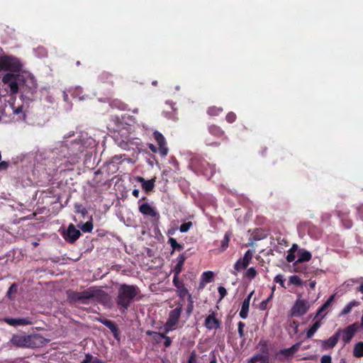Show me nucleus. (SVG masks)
I'll use <instances>...</instances> for the list:
<instances>
[{"label": "nucleus", "mask_w": 363, "mask_h": 363, "mask_svg": "<svg viewBox=\"0 0 363 363\" xmlns=\"http://www.w3.org/2000/svg\"><path fill=\"white\" fill-rule=\"evenodd\" d=\"M21 67L18 70L14 71L4 69L1 71H10L3 76L0 82V95H13L18 91L21 96L18 99L11 98L8 104L5 105L4 113L6 115L13 116L16 121H23L26 119V111L30 101L34 100L36 96L38 84L35 77L28 72H21L22 62L17 58Z\"/></svg>", "instance_id": "1"}, {"label": "nucleus", "mask_w": 363, "mask_h": 363, "mask_svg": "<svg viewBox=\"0 0 363 363\" xmlns=\"http://www.w3.org/2000/svg\"><path fill=\"white\" fill-rule=\"evenodd\" d=\"M96 141L89 136L87 133H82L79 139H75L72 143V147H67L65 143H57L52 150V158L56 162L65 164V167L76 164L82 154L88 148H94L96 146Z\"/></svg>", "instance_id": "2"}, {"label": "nucleus", "mask_w": 363, "mask_h": 363, "mask_svg": "<svg viewBox=\"0 0 363 363\" xmlns=\"http://www.w3.org/2000/svg\"><path fill=\"white\" fill-rule=\"evenodd\" d=\"M10 342L13 345L18 347L36 348L45 344V338L39 334H16L12 336Z\"/></svg>", "instance_id": "3"}, {"label": "nucleus", "mask_w": 363, "mask_h": 363, "mask_svg": "<svg viewBox=\"0 0 363 363\" xmlns=\"http://www.w3.org/2000/svg\"><path fill=\"white\" fill-rule=\"evenodd\" d=\"M139 294L138 287L132 285L122 284L116 298L117 304L121 307L122 313H125L132 301Z\"/></svg>", "instance_id": "4"}, {"label": "nucleus", "mask_w": 363, "mask_h": 363, "mask_svg": "<svg viewBox=\"0 0 363 363\" xmlns=\"http://www.w3.org/2000/svg\"><path fill=\"white\" fill-rule=\"evenodd\" d=\"M102 291L94 288H89L81 292H72L69 295V298L74 301H79L82 303H87L91 300L100 296Z\"/></svg>", "instance_id": "5"}, {"label": "nucleus", "mask_w": 363, "mask_h": 363, "mask_svg": "<svg viewBox=\"0 0 363 363\" xmlns=\"http://www.w3.org/2000/svg\"><path fill=\"white\" fill-rule=\"evenodd\" d=\"M191 165L199 172L207 178H211L216 172L214 164H211L207 160L203 158L194 157Z\"/></svg>", "instance_id": "6"}, {"label": "nucleus", "mask_w": 363, "mask_h": 363, "mask_svg": "<svg viewBox=\"0 0 363 363\" xmlns=\"http://www.w3.org/2000/svg\"><path fill=\"white\" fill-rule=\"evenodd\" d=\"M182 304L178 303L174 309L170 311L168 318L164 325V333H169L177 328V325L182 312Z\"/></svg>", "instance_id": "7"}, {"label": "nucleus", "mask_w": 363, "mask_h": 363, "mask_svg": "<svg viewBox=\"0 0 363 363\" xmlns=\"http://www.w3.org/2000/svg\"><path fill=\"white\" fill-rule=\"evenodd\" d=\"M310 307L308 301L298 298L291 309V315L300 317L307 313Z\"/></svg>", "instance_id": "8"}, {"label": "nucleus", "mask_w": 363, "mask_h": 363, "mask_svg": "<svg viewBox=\"0 0 363 363\" xmlns=\"http://www.w3.org/2000/svg\"><path fill=\"white\" fill-rule=\"evenodd\" d=\"M139 211L144 216L152 218V221L158 222L160 218L156 208L149 203H143L139 206Z\"/></svg>", "instance_id": "9"}, {"label": "nucleus", "mask_w": 363, "mask_h": 363, "mask_svg": "<svg viewBox=\"0 0 363 363\" xmlns=\"http://www.w3.org/2000/svg\"><path fill=\"white\" fill-rule=\"evenodd\" d=\"M62 235L67 242L74 243L79 238L81 233L73 224H70L67 229L63 230Z\"/></svg>", "instance_id": "10"}, {"label": "nucleus", "mask_w": 363, "mask_h": 363, "mask_svg": "<svg viewBox=\"0 0 363 363\" xmlns=\"http://www.w3.org/2000/svg\"><path fill=\"white\" fill-rule=\"evenodd\" d=\"M357 329L356 324H352L343 330L339 329L336 333H340V338L341 337L344 345H346L351 341Z\"/></svg>", "instance_id": "11"}, {"label": "nucleus", "mask_w": 363, "mask_h": 363, "mask_svg": "<svg viewBox=\"0 0 363 363\" xmlns=\"http://www.w3.org/2000/svg\"><path fill=\"white\" fill-rule=\"evenodd\" d=\"M153 136L158 145V150L161 156L164 157L168 153V147H167L166 140L163 135L158 131L153 133Z\"/></svg>", "instance_id": "12"}, {"label": "nucleus", "mask_w": 363, "mask_h": 363, "mask_svg": "<svg viewBox=\"0 0 363 363\" xmlns=\"http://www.w3.org/2000/svg\"><path fill=\"white\" fill-rule=\"evenodd\" d=\"M272 245L274 251L282 253L288 246V242L284 237L279 235L272 238Z\"/></svg>", "instance_id": "13"}, {"label": "nucleus", "mask_w": 363, "mask_h": 363, "mask_svg": "<svg viewBox=\"0 0 363 363\" xmlns=\"http://www.w3.org/2000/svg\"><path fill=\"white\" fill-rule=\"evenodd\" d=\"M4 322L9 324V325L13 326V327H18L20 325L24 326V325H31L33 323V321L31 318H4Z\"/></svg>", "instance_id": "14"}, {"label": "nucleus", "mask_w": 363, "mask_h": 363, "mask_svg": "<svg viewBox=\"0 0 363 363\" xmlns=\"http://www.w3.org/2000/svg\"><path fill=\"white\" fill-rule=\"evenodd\" d=\"M135 180L141 184L142 189L147 193L152 191L155 186V179L145 180L143 177L138 176L135 178Z\"/></svg>", "instance_id": "15"}, {"label": "nucleus", "mask_w": 363, "mask_h": 363, "mask_svg": "<svg viewBox=\"0 0 363 363\" xmlns=\"http://www.w3.org/2000/svg\"><path fill=\"white\" fill-rule=\"evenodd\" d=\"M340 339V333H335V335L329 337L328 340H321V346L324 349L334 347Z\"/></svg>", "instance_id": "16"}, {"label": "nucleus", "mask_w": 363, "mask_h": 363, "mask_svg": "<svg viewBox=\"0 0 363 363\" xmlns=\"http://www.w3.org/2000/svg\"><path fill=\"white\" fill-rule=\"evenodd\" d=\"M173 284L177 289L179 296L181 298H184L186 296H189V295H190L183 283L178 279V277H174Z\"/></svg>", "instance_id": "17"}, {"label": "nucleus", "mask_w": 363, "mask_h": 363, "mask_svg": "<svg viewBox=\"0 0 363 363\" xmlns=\"http://www.w3.org/2000/svg\"><path fill=\"white\" fill-rule=\"evenodd\" d=\"M40 94L42 99L50 104H54L56 102L54 94L49 89L43 88L40 89Z\"/></svg>", "instance_id": "18"}, {"label": "nucleus", "mask_w": 363, "mask_h": 363, "mask_svg": "<svg viewBox=\"0 0 363 363\" xmlns=\"http://www.w3.org/2000/svg\"><path fill=\"white\" fill-rule=\"evenodd\" d=\"M205 326L208 329H215L219 327L218 320L214 317V315H209L205 320Z\"/></svg>", "instance_id": "19"}, {"label": "nucleus", "mask_w": 363, "mask_h": 363, "mask_svg": "<svg viewBox=\"0 0 363 363\" xmlns=\"http://www.w3.org/2000/svg\"><path fill=\"white\" fill-rule=\"evenodd\" d=\"M186 259V257L184 255H180L177 259V264L174 267L173 272L174 273V277H178L182 269L183 264Z\"/></svg>", "instance_id": "20"}, {"label": "nucleus", "mask_w": 363, "mask_h": 363, "mask_svg": "<svg viewBox=\"0 0 363 363\" xmlns=\"http://www.w3.org/2000/svg\"><path fill=\"white\" fill-rule=\"evenodd\" d=\"M360 305V302L356 300H352L349 302L342 310L340 313V316L345 315L351 312L353 308L357 307Z\"/></svg>", "instance_id": "21"}, {"label": "nucleus", "mask_w": 363, "mask_h": 363, "mask_svg": "<svg viewBox=\"0 0 363 363\" xmlns=\"http://www.w3.org/2000/svg\"><path fill=\"white\" fill-rule=\"evenodd\" d=\"M213 272H204L201 277L200 288H203L206 284L210 283L213 280Z\"/></svg>", "instance_id": "22"}, {"label": "nucleus", "mask_w": 363, "mask_h": 363, "mask_svg": "<svg viewBox=\"0 0 363 363\" xmlns=\"http://www.w3.org/2000/svg\"><path fill=\"white\" fill-rule=\"evenodd\" d=\"M298 258L296 262L298 263L308 262L311 259V257H312L311 252L304 249L300 250L298 251Z\"/></svg>", "instance_id": "23"}, {"label": "nucleus", "mask_w": 363, "mask_h": 363, "mask_svg": "<svg viewBox=\"0 0 363 363\" xmlns=\"http://www.w3.org/2000/svg\"><path fill=\"white\" fill-rule=\"evenodd\" d=\"M250 308V303L248 298H245L242 303L241 310L239 313V315L241 318L245 319L247 317L248 311Z\"/></svg>", "instance_id": "24"}, {"label": "nucleus", "mask_w": 363, "mask_h": 363, "mask_svg": "<svg viewBox=\"0 0 363 363\" xmlns=\"http://www.w3.org/2000/svg\"><path fill=\"white\" fill-rule=\"evenodd\" d=\"M68 92L71 94L72 97H74V98L78 97L79 100H85L87 98L86 96H84V95L81 96L82 90V88L79 86L71 88L68 90Z\"/></svg>", "instance_id": "25"}, {"label": "nucleus", "mask_w": 363, "mask_h": 363, "mask_svg": "<svg viewBox=\"0 0 363 363\" xmlns=\"http://www.w3.org/2000/svg\"><path fill=\"white\" fill-rule=\"evenodd\" d=\"M231 235H232L231 231H227L225 233L223 239L220 242V247L219 249L220 252H223L228 248V243H229L230 238Z\"/></svg>", "instance_id": "26"}, {"label": "nucleus", "mask_w": 363, "mask_h": 363, "mask_svg": "<svg viewBox=\"0 0 363 363\" xmlns=\"http://www.w3.org/2000/svg\"><path fill=\"white\" fill-rule=\"evenodd\" d=\"M320 322L315 321L306 332V337L311 339L320 327Z\"/></svg>", "instance_id": "27"}, {"label": "nucleus", "mask_w": 363, "mask_h": 363, "mask_svg": "<svg viewBox=\"0 0 363 363\" xmlns=\"http://www.w3.org/2000/svg\"><path fill=\"white\" fill-rule=\"evenodd\" d=\"M335 298V294H333L325 302V303L318 309L316 315H321L322 313L325 311L332 304Z\"/></svg>", "instance_id": "28"}, {"label": "nucleus", "mask_w": 363, "mask_h": 363, "mask_svg": "<svg viewBox=\"0 0 363 363\" xmlns=\"http://www.w3.org/2000/svg\"><path fill=\"white\" fill-rule=\"evenodd\" d=\"M269 363L268 357L267 355L257 354L251 357L250 359V363Z\"/></svg>", "instance_id": "29"}, {"label": "nucleus", "mask_w": 363, "mask_h": 363, "mask_svg": "<svg viewBox=\"0 0 363 363\" xmlns=\"http://www.w3.org/2000/svg\"><path fill=\"white\" fill-rule=\"evenodd\" d=\"M209 133L216 137H222L224 135V131L218 126L211 125L208 127Z\"/></svg>", "instance_id": "30"}, {"label": "nucleus", "mask_w": 363, "mask_h": 363, "mask_svg": "<svg viewBox=\"0 0 363 363\" xmlns=\"http://www.w3.org/2000/svg\"><path fill=\"white\" fill-rule=\"evenodd\" d=\"M353 354L357 358L363 357V342H359L354 345Z\"/></svg>", "instance_id": "31"}, {"label": "nucleus", "mask_w": 363, "mask_h": 363, "mask_svg": "<svg viewBox=\"0 0 363 363\" xmlns=\"http://www.w3.org/2000/svg\"><path fill=\"white\" fill-rule=\"evenodd\" d=\"M248 264L249 263L240 258L235 262L234 269L236 272H240V270L245 269Z\"/></svg>", "instance_id": "32"}, {"label": "nucleus", "mask_w": 363, "mask_h": 363, "mask_svg": "<svg viewBox=\"0 0 363 363\" xmlns=\"http://www.w3.org/2000/svg\"><path fill=\"white\" fill-rule=\"evenodd\" d=\"M102 323L105 326H106L109 330H111V332L113 333V334L116 335L118 330L116 324L113 321L109 320H105L102 321Z\"/></svg>", "instance_id": "33"}, {"label": "nucleus", "mask_w": 363, "mask_h": 363, "mask_svg": "<svg viewBox=\"0 0 363 363\" xmlns=\"http://www.w3.org/2000/svg\"><path fill=\"white\" fill-rule=\"evenodd\" d=\"M169 243L170 244V245L174 251H175V250L179 251L183 249V246L182 245H180L179 243H178L177 242V240L173 238H170L169 239Z\"/></svg>", "instance_id": "34"}, {"label": "nucleus", "mask_w": 363, "mask_h": 363, "mask_svg": "<svg viewBox=\"0 0 363 363\" xmlns=\"http://www.w3.org/2000/svg\"><path fill=\"white\" fill-rule=\"evenodd\" d=\"M338 216L340 218L341 221L342 222L343 225L345 226L346 228H350L352 227V221L347 219V214L346 213H338Z\"/></svg>", "instance_id": "35"}, {"label": "nucleus", "mask_w": 363, "mask_h": 363, "mask_svg": "<svg viewBox=\"0 0 363 363\" xmlns=\"http://www.w3.org/2000/svg\"><path fill=\"white\" fill-rule=\"evenodd\" d=\"M289 283L296 286H301L303 281L297 275H292L289 277Z\"/></svg>", "instance_id": "36"}, {"label": "nucleus", "mask_w": 363, "mask_h": 363, "mask_svg": "<svg viewBox=\"0 0 363 363\" xmlns=\"http://www.w3.org/2000/svg\"><path fill=\"white\" fill-rule=\"evenodd\" d=\"M80 229L84 233H90L93 229V224L91 222L87 221L80 226Z\"/></svg>", "instance_id": "37"}, {"label": "nucleus", "mask_w": 363, "mask_h": 363, "mask_svg": "<svg viewBox=\"0 0 363 363\" xmlns=\"http://www.w3.org/2000/svg\"><path fill=\"white\" fill-rule=\"evenodd\" d=\"M223 111V109L221 108H218V107H210L208 111H207V113L208 115L210 116H218L220 113H221Z\"/></svg>", "instance_id": "38"}, {"label": "nucleus", "mask_w": 363, "mask_h": 363, "mask_svg": "<svg viewBox=\"0 0 363 363\" xmlns=\"http://www.w3.org/2000/svg\"><path fill=\"white\" fill-rule=\"evenodd\" d=\"M17 289L18 286L16 284L14 283L11 285L7 292V296L9 297V298L11 299L13 298L12 295L15 294L17 292Z\"/></svg>", "instance_id": "39"}, {"label": "nucleus", "mask_w": 363, "mask_h": 363, "mask_svg": "<svg viewBox=\"0 0 363 363\" xmlns=\"http://www.w3.org/2000/svg\"><path fill=\"white\" fill-rule=\"evenodd\" d=\"M72 136H74V132L73 131H70L67 134L64 135V137H63L64 140L62 141H60V143H67V147L70 148L72 147V143L74 140H72V141L69 142L67 140V139L70 138Z\"/></svg>", "instance_id": "40"}, {"label": "nucleus", "mask_w": 363, "mask_h": 363, "mask_svg": "<svg viewBox=\"0 0 363 363\" xmlns=\"http://www.w3.org/2000/svg\"><path fill=\"white\" fill-rule=\"evenodd\" d=\"M191 226H192V223L189 221V222L182 224L179 229L181 233H186L187 231L189 230V229L191 228Z\"/></svg>", "instance_id": "41"}, {"label": "nucleus", "mask_w": 363, "mask_h": 363, "mask_svg": "<svg viewBox=\"0 0 363 363\" xmlns=\"http://www.w3.org/2000/svg\"><path fill=\"white\" fill-rule=\"evenodd\" d=\"M74 208L77 213H81L83 216L87 213L86 208L81 204L76 203Z\"/></svg>", "instance_id": "42"}, {"label": "nucleus", "mask_w": 363, "mask_h": 363, "mask_svg": "<svg viewBox=\"0 0 363 363\" xmlns=\"http://www.w3.org/2000/svg\"><path fill=\"white\" fill-rule=\"evenodd\" d=\"M253 253L254 252L250 250H248L244 255L243 257L242 258V259H244L245 261H246V262L249 263L250 262L252 257H253Z\"/></svg>", "instance_id": "43"}, {"label": "nucleus", "mask_w": 363, "mask_h": 363, "mask_svg": "<svg viewBox=\"0 0 363 363\" xmlns=\"http://www.w3.org/2000/svg\"><path fill=\"white\" fill-rule=\"evenodd\" d=\"M256 274L257 271L254 267L249 268L245 272V276L250 279H253L256 276Z\"/></svg>", "instance_id": "44"}, {"label": "nucleus", "mask_w": 363, "mask_h": 363, "mask_svg": "<svg viewBox=\"0 0 363 363\" xmlns=\"http://www.w3.org/2000/svg\"><path fill=\"white\" fill-rule=\"evenodd\" d=\"M164 333H156L155 334V336L153 337V340L157 342V343H160L162 342V341L164 340Z\"/></svg>", "instance_id": "45"}, {"label": "nucleus", "mask_w": 363, "mask_h": 363, "mask_svg": "<svg viewBox=\"0 0 363 363\" xmlns=\"http://www.w3.org/2000/svg\"><path fill=\"white\" fill-rule=\"evenodd\" d=\"M284 281H285V279H284L283 275H281V274H277L274 277V281L279 284L284 288H285Z\"/></svg>", "instance_id": "46"}, {"label": "nucleus", "mask_w": 363, "mask_h": 363, "mask_svg": "<svg viewBox=\"0 0 363 363\" xmlns=\"http://www.w3.org/2000/svg\"><path fill=\"white\" fill-rule=\"evenodd\" d=\"M225 119H226V121H227L228 123H233V122L235 121V119H236V115H235V113H233V112H229V113L227 114V116H226V117H225Z\"/></svg>", "instance_id": "47"}, {"label": "nucleus", "mask_w": 363, "mask_h": 363, "mask_svg": "<svg viewBox=\"0 0 363 363\" xmlns=\"http://www.w3.org/2000/svg\"><path fill=\"white\" fill-rule=\"evenodd\" d=\"M121 158L122 155H115L112 157L109 164H113V166L118 164Z\"/></svg>", "instance_id": "48"}, {"label": "nucleus", "mask_w": 363, "mask_h": 363, "mask_svg": "<svg viewBox=\"0 0 363 363\" xmlns=\"http://www.w3.org/2000/svg\"><path fill=\"white\" fill-rule=\"evenodd\" d=\"M315 230H317V229H316V228L315 226L310 227L309 229H308V234L311 237H314L315 238H318V237L320 235V233L319 232L318 233H315Z\"/></svg>", "instance_id": "49"}, {"label": "nucleus", "mask_w": 363, "mask_h": 363, "mask_svg": "<svg viewBox=\"0 0 363 363\" xmlns=\"http://www.w3.org/2000/svg\"><path fill=\"white\" fill-rule=\"evenodd\" d=\"M245 325L244 323L240 321L238 323V333L240 337H242L244 336V328Z\"/></svg>", "instance_id": "50"}, {"label": "nucleus", "mask_w": 363, "mask_h": 363, "mask_svg": "<svg viewBox=\"0 0 363 363\" xmlns=\"http://www.w3.org/2000/svg\"><path fill=\"white\" fill-rule=\"evenodd\" d=\"M218 291L219 295H220V299L223 298L226 296V294H227L226 289H225V287H223L222 286H220L218 288Z\"/></svg>", "instance_id": "51"}, {"label": "nucleus", "mask_w": 363, "mask_h": 363, "mask_svg": "<svg viewBox=\"0 0 363 363\" xmlns=\"http://www.w3.org/2000/svg\"><path fill=\"white\" fill-rule=\"evenodd\" d=\"M189 363H200L199 362L197 359V355L194 352L191 353L189 359Z\"/></svg>", "instance_id": "52"}, {"label": "nucleus", "mask_w": 363, "mask_h": 363, "mask_svg": "<svg viewBox=\"0 0 363 363\" xmlns=\"http://www.w3.org/2000/svg\"><path fill=\"white\" fill-rule=\"evenodd\" d=\"M189 306L187 307L186 313L189 315V314L191 313L192 310H193V301L191 300V295H189Z\"/></svg>", "instance_id": "53"}, {"label": "nucleus", "mask_w": 363, "mask_h": 363, "mask_svg": "<svg viewBox=\"0 0 363 363\" xmlns=\"http://www.w3.org/2000/svg\"><path fill=\"white\" fill-rule=\"evenodd\" d=\"M294 252H289L286 259L287 260V262H293L294 260H295V255L294 254Z\"/></svg>", "instance_id": "54"}, {"label": "nucleus", "mask_w": 363, "mask_h": 363, "mask_svg": "<svg viewBox=\"0 0 363 363\" xmlns=\"http://www.w3.org/2000/svg\"><path fill=\"white\" fill-rule=\"evenodd\" d=\"M164 346L165 347H168L171 345L172 344V340L169 337L167 336L166 335H164Z\"/></svg>", "instance_id": "55"}, {"label": "nucleus", "mask_w": 363, "mask_h": 363, "mask_svg": "<svg viewBox=\"0 0 363 363\" xmlns=\"http://www.w3.org/2000/svg\"><path fill=\"white\" fill-rule=\"evenodd\" d=\"M320 363H331V357L330 355H324L321 357Z\"/></svg>", "instance_id": "56"}, {"label": "nucleus", "mask_w": 363, "mask_h": 363, "mask_svg": "<svg viewBox=\"0 0 363 363\" xmlns=\"http://www.w3.org/2000/svg\"><path fill=\"white\" fill-rule=\"evenodd\" d=\"M281 353L286 357H289L294 354L292 351L290 350V348L284 349L281 350Z\"/></svg>", "instance_id": "57"}, {"label": "nucleus", "mask_w": 363, "mask_h": 363, "mask_svg": "<svg viewBox=\"0 0 363 363\" xmlns=\"http://www.w3.org/2000/svg\"><path fill=\"white\" fill-rule=\"evenodd\" d=\"M9 162L2 161L0 162V170H6L9 167Z\"/></svg>", "instance_id": "58"}, {"label": "nucleus", "mask_w": 363, "mask_h": 363, "mask_svg": "<svg viewBox=\"0 0 363 363\" xmlns=\"http://www.w3.org/2000/svg\"><path fill=\"white\" fill-rule=\"evenodd\" d=\"M269 302V299H266L264 301H262L259 304V309L260 310H265L267 306V303Z\"/></svg>", "instance_id": "59"}, {"label": "nucleus", "mask_w": 363, "mask_h": 363, "mask_svg": "<svg viewBox=\"0 0 363 363\" xmlns=\"http://www.w3.org/2000/svg\"><path fill=\"white\" fill-rule=\"evenodd\" d=\"M357 211L361 219L363 220V205L357 206Z\"/></svg>", "instance_id": "60"}, {"label": "nucleus", "mask_w": 363, "mask_h": 363, "mask_svg": "<svg viewBox=\"0 0 363 363\" xmlns=\"http://www.w3.org/2000/svg\"><path fill=\"white\" fill-rule=\"evenodd\" d=\"M92 355L90 354H87L85 356V359L81 363H91L92 360Z\"/></svg>", "instance_id": "61"}, {"label": "nucleus", "mask_w": 363, "mask_h": 363, "mask_svg": "<svg viewBox=\"0 0 363 363\" xmlns=\"http://www.w3.org/2000/svg\"><path fill=\"white\" fill-rule=\"evenodd\" d=\"M300 345H301L300 343H296V344L294 345L293 346H291L289 348L292 351V352L294 354L296 352H297V350H298Z\"/></svg>", "instance_id": "62"}, {"label": "nucleus", "mask_w": 363, "mask_h": 363, "mask_svg": "<svg viewBox=\"0 0 363 363\" xmlns=\"http://www.w3.org/2000/svg\"><path fill=\"white\" fill-rule=\"evenodd\" d=\"M110 77H111L110 74H108L107 72H104L101 75V80H105V79H108Z\"/></svg>", "instance_id": "63"}, {"label": "nucleus", "mask_w": 363, "mask_h": 363, "mask_svg": "<svg viewBox=\"0 0 363 363\" xmlns=\"http://www.w3.org/2000/svg\"><path fill=\"white\" fill-rule=\"evenodd\" d=\"M92 360L91 361V363H104V362H102L101 359H99V358L97 357H94L92 356Z\"/></svg>", "instance_id": "64"}]
</instances>
